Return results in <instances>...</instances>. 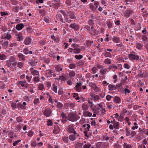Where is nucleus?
<instances>
[{"mask_svg": "<svg viewBox=\"0 0 148 148\" xmlns=\"http://www.w3.org/2000/svg\"><path fill=\"white\" fill-rule=\"evenodd\" d=\"M63 140L65 143L68 142V138L67 137H64L62 138Z\"/></svg>", "mask_w": 148, "mask_h": 148, "instance_id": "nucleus-56", "label": "nucleus"}, {"mask_svg": "<svg viewBox=\"0 0 148 148\" xmlns=\"http://www.w3.org/2000/svg\"><path fill=\"white\" fill-rule=\"evenodd\" d=\"M37 145V143L36 141H32L31 144V145L33 147H36Z\"/></svg>", "mask_w": 148, "mask_h": 148, "instance_id": "nucleus-51", "label": "nucleus"}, {"mask_svg": "<svg viewBox=\"0 0 148 148\" xmlns=\"http://www.w3.org/2000/svg\"><path fill=\"white\" fill-rule=\"evenodd\" d=\"M46 73L48 75L49 77H51L52 76V73L50 70H47Z\"/></svg>", "mask_w": 148, "mask_h": 148, "instance_id": "nucleus-54", "label": "nucleus"}, {"mask_svg": "<svg viewBox=\"0 0 148 148\" xmlns=\"http://www.w3.org/2000/svg\"><path fill=\"white\" fill-rule=\"evenodd\" d=\"M16 38L17 41H21L24 38L21 32L17 33L15 34Z\"/></svg>", "mask_w": 148, "mask_h": 148, "instance_id": "nucleus-4", "label": "nucleus"}, {"mask_svg": "<svg viewBox=\"0 0 148 148\" xmlns=\"http://www.w3.org/2000/svg\"><path fill=\"white\" fill-rule=\"evenodd\" d=\"M75 67V65L74 64H71L69 65V68L71 69L74 68Z\"/></svg>", "mask_w": 148, "mask_h": 148, "instance_id": "nucleus-62", "label": "nucleus"}, {"mask_svg": "<svg viewBox=\"0 0 148 148\" xmlns=\"http://www.w3.org/2000/svg\"><path fill=\"white\" fill-rule=\"evenodd\" d=\"M67 17L69 16L70 18L72 19H75L76 18V17L74 14L72 12H67Z\"/></svg>", "mask_w": 148, "mask_h": 148, "instance_id": "nucleus-16", "label": "nucleus"}, {"mask_svg": "<svg viewBox=\"0 0 148 148\" xmlns=\"http://www.w3.org/2000/svg\"><path fill=\"white\" fill-rule=\"evenodd\" d=\"M91 146V145L90 144L87 143L83 146V148H90Z\"/></svg>", "mask_w": 148, "mask_h": 148, "instance_id": "nucleus-43", "label": "nucleus"}, {"mask_svg": "<svg viewBox=\"0 0 148 148\" xmlns=\"http://www.w3.org/2000/svg\"><path fill=\"white\" fill-rule=\"evenodd\" d=\"M26 83L25 82H22V81H18V82L17 85L19 86L20 85H21V86L22 87H25V84Z\"/></svg>", "mask_w": 148, "mask_h": 148, "instance_id": "nucleus-26", "label": "nucleus"}, {"mask_svg": "<svg viewBox=\"0 0 148 148\" xmlns=\"http://www.w3.org/2000/svg\"><path fill=\"white\" fill-rule=\"evenodd\" d=\"M66 106L68 108L70 109L73 108L75 106V104L74 103L68 102L66 103Z\"/></svg>", "mask_w": 148, "mask_h": 148, "instance_id": "nucleus-10", "label": "nucleus"}, {"mask_svg": "<svg viewBox=\"0 0 148 148\" xmlns=\"http://www.w3.org/2000/svg\"><path fill=\"white\" fill-rule=\"evenodd\" d=\"M63 93V90L62 88L59 89V90L58 91V94L59 95H61Z\"/></svg>", "mask_w": 148, "mask_h": 148, "instance_id": "nucleus-58", "label": "nucleus"}, {"mask_svg": "<svg viewBox=\"0 0 148 148\" xmlns=\"http://www.w3.org/2000/svg\"><path fill=\"white\" fill-rule=\"evenodd\" d=\"M34 134V132L32 131H30L28 133V135L29 137H31L33 136Z\"/></svg>", "mask_w": 148, "mask_h": 148, "instance_id": "nucleus-64", "label": "nucleus"}, {"mask_svg": "<svg viewBox=\"0 0 148 148\" xmlns=\"http://www.w3.org/2000/svg\"><path fill=\"white\" fill-rule=\"evenodd\" d=\"M53 90L56 93L57 92V86L54 84H53V86L52 88Z\"/></svg>", "mask_w": 148, "mask_h": 148, "instance_id": "nucleus-47", "label": "nucleus"}, {"mask_svg": "<svg viewBox=\"0 0 148 148\" xmlns=\"http://www.w3.org/2000/svg\"><path fill=\"white\" fill-rule=\"evenodd\" d=\"M119 122H116L113 123L114 127L115 129H119Z\"/></svg>", "mask_w": 148, "mask_h": 148, "instance_id": "nucleus-27", "label": "nucleus"}, {"mask_svg": "<svg viewBox=\"0 0 148 148\" xmlns=\"http://www.w3.org/2000/svg\"><path fill=\"white\" fill-rule=\"evenodd\" d=\"M29 64L32 66H34L36 65V62L33 60H30V61L28 63Z\"/></svg>", "mask_w": 148, "mask_h": 148, "instance_id": "nucleus-36", "label": "nucleus"}, {"mask_svg": "<svg viewBox=\"0 0 148 148\" xmlns=\"http://www.w3.org/2000/svg\"><path fill=\"white\" fill-rule=\"evenodd\" d=\"M80 51L81 49L77 48H75L73 51V53L75 54L79 53H80Z\"/></svg>", "mask_w": 148, "mask_h": 148, "instance_id": "nucleus-40", "label": "nucleus"}, {"mask_svg": "<svg viewBox=\"0 0 148 148\" xmlns=\"http://www.w3.org/2000/svg\"><path fill=\"white\" fill-rule=\"evenodd\" d=\"M69 27L75 30L79 29V25L75 23H72L70 25Z\"/></svg>", "mask_w": 148, "mask_h": 148, "instance_id": "nucleus-9", "label": "nucleus"}, {"mask_svg": "<svg viewBox=\"0 0 148 148\" xmlns=\"http://www.w3.org/2000/svg\"><path fill=\"white\" fill-rule=\"evenodd\" d=\"M16 121L18 123L21 122L23 121V119L21 116H19L16 118Z\"/></svg>", "mask_w": 148, "mask_h": 148, "instance_id": "nucleus-46", "label": "nucleus"}, {"mask_svg": "<svg viewBox=\"0 0 148 148\" xmlns=\"http://www.w3.org/2000/svg\"><path fill=\"white\" fill-rule=\"evenodd\" d=\"M82 107V110L85 111H86L89 108L88 105L86 103H84Z\"/></svg>", "mask_w": 148, "mask_h": 148, "instance_id": "nucleus-21", "label": "nucleus"}, {"mask_svg": "<svg viewBox=\"0 0 148 148\" xmlns=\"http://www.w3.org/2000/svg\"><path fill=\"white\" fill-rule=\"evenodd\" d=\"M6 58V57L5 55L0 53V60H5Z\"/></svg>", "mask_w": 148, "mask_h": 148, "instance_id": "nucleus-37", "label": "nucleus"}, {"mask_svg": "<svg viewBox=\"0 0 148 148\" xmlns=\"http://www.w3.org/2000/svg\"><path fill=\"white\" fill-rule=\"evenodd\" d=\"M17 107L18 108H20L23 109H25L26 108L25 107L23 106L22 104L19 103L17 104Z\"/></svg>", "mask_w": 148, "mask_h": 148, "instance_id": "nucleus-33", "label": "nucleus"}, {"mask_svg": "<svg viewBox=\"0 0 148 148\" xmlns=\"http://www.w3.org/2000/svg\"><path fill=\"white\" fill-rule=\"evenodd\" d=\"M83 114L85 116L91 117L92 116V113L88 111H84Z\"/></svg>", "mask_w": 148, "mask_h": 148, "instance_id": "nucleus-18", "label": "nucleus"}, {"mask_svg": "<svg viewBox=\"0 0 148 148\" xmlns=\"http://www.w3.org/2000/svg\"><path fill=\"white\" fill-rule=\"evenodd\" d=\"M61 116L62 117V118L63 119H65V121H66L67 120H66V119L67 118V116L65 114L63 113V112H62L61 114Z\"/></svg>", "mask_w": 148, "mask_h": 148, "instance_id": "nucleus-50", "label": "nucleus"}, {"mask_svg": "<svg viewBox=\"0 0 148 148\" xmlns=\"http://www.w3.org/2000/svg\"><path fill=\"white\" fill-rule=\"evenodd\" d=\"M33 79L34 81L36 82H37L40 81V79L38 77H34V78Z\"/></svg>", "mask_w": 148, "mask_h": 148, "instance_id": "nucleus-59", "label": "nucleus"}, {"mask_svg": "<svg viewBox=\"0 0 148 148\" xmlns=\"http://www.w3.org/2000/svg\"><path fill=\"white\" fill-rule=\"evenodd\" d=\"M112 60L109 58H107L103 62V63L106 64H111Z\"/></svg>", "mask_w": 148, "mask_h": 148, "instance_id": "nucleus-24", "label": "nucleus"}, {"mask_svg": "<svg viewBox=\"0 0 148 148\" xmlns=\"http://www.w3.org/2000/svg\"><path fill=\"white\" fill-rule=\"evenodd\" d=\"M56 18L58 20L61 21L63 23V21L62 15L60 14H58L56 15Z\"/></svg>", "mask_w": 148, "mask_h": 148, "instance_id": "nucleus-25", "label": "nucleus"}, {"mask_svg": "<svg viewBox=\"0 0 148 148\" xmlns=\"http://www.w3.org/2000/svg\"><path fill=\"white\" fill-rule=\"evenodd\" d=\"M82 83L81 82H77L74 88L77 92H80L82 90L81 86L82 85Z\"/></svg>", "mask_w": 148, "mask_h": 148, "instance_id": "nucleus-6", "label": "nucleus"}, {"mask_svg": "<svg viewBox=\"0 0 148 148\" xmlns=\"http://www.w3.org/2000/svg\"><path fill=\"white\" fill-rule=\"evenodd\" d=\"M83 143H77L75 145V148H80L82 146Z\"/></svg>", "mask_w": 148, "mask_h": 148, "instance_id": "nucleus-32", "label": "nucleus"}, {"mask_svg": "<svg viewBox=\"0 0 148 148\" xmlns=\"http://www.w3.org/2000/svg\"><path fill=\"white\" fill-rule=\"evenodd\" d=\"M104 56L106 57H109L111 58L112 57V55L111 54L110 52H106L104 54Z\"/></svg>", "mask_w": 148, "mask_h": 148, "instance_id": "nucleus-38", "label": "nucleus"}, {"mask_svg": "<svg viewBox=\"0 0 148 148\" xmlns=\"http://www.w3.org/2000/svg\"><path fill=\"white\" fill-rule=\"evenodd\" d=\"M40 102V100L38 98H35L33 101V103L35 105H37Z\"/></svg>", "mask_w": 148, "mask_h": 148, "instance_id": "nucleus-44", "label": "nucleus"}, {"mask_svg": "<svg viewBox=\"0 0 148 148\" xmlns=\"http://www.w3.org/2000/svg\"><path fill=\"white\" fill-rule=\"evenodd\" d=\"M29 50L27 48H25L23 51V52L25 54H27L29 53Z\"/></svg>", "mask_w": 148, "mask_h": 148, "instance_id": "nucleus-52", "label": "nucleus"}, {"mask_svg": "<svg viewBox=\"0 0 148 148\" xmlns=\"http://www.w3.org/2000/svg\"><path fill=\"white\" fill-rule=\"evenodd\" d=\"M78 117L74 114L69 113L68 116V120L72 122L76 121L78 119Z\"/></svg>", "mask_w": 148, "mask_h": 148, "instance_id": "nucleus-2", "label": "nucleus"}, {"mask_svg": "<svg viewBox=\"0 0 148 148\" xmlns=\"http://www.w3.org/2000/svg\"><path fill=\"white\" fill-rule=\"evenodd\" d=\"M123 147L124 148H131L132 145L130 144H128L127 143H124L123 145Z\"/></svg>", "mask_w": 148, "mask_h": 148, "instance_id": "nucleus-34", "label": "nucleus"}, {"mask_svg": "<svg viewBox=\"0 0 148 148\" xmlns=\"http://www.w3.org/2000/svg\"><path fill=\"white\" fill-rule=\"evenodd\" d=\"M32 39L29 37H27L24 40V43L25 45H29L30 44L31 42Z\"/></svg>", "mask_w": 148, "mask_h": 148, "instance_id": "nucleus-11", "label": "nucleus"}, {"mask_svg": "<svg viewBox=\"0 0 148 148\" xmlns=\"http://www.w3.org/2000/svg\"><path fill=\"white\" fill-rule=\"evenodd\" d=\"M55 70L57 72H60L62 70V68L60 65H56L55 66Z\"/></svg>", "mask_w": 148, "mask_h": 148, "instance_id": "nucleus-22", "label": "nucleus"}, {"mask_svg": "<svg viewBox=\"0 0 148 148\" xmlns=\"http://www.w3.org/2000/svg\"><path fill=\"white\" fill-rule=\"evenodd\" d=\"M54 129L53 130V132L55 134L58 133L60 131V129L57 126H54Z\"/></svg>", "mask_w": 148, "mask_h": 148, "instance_id": "nucleus-23", "label": "nucleus"}, {"mask_svg": "<svg viewBox=\"0 0 148 148\" xmlns=\"http://www.w3.org/2000/svg\"><path fill=\"white\" fill-rule=\"evenodd\" d=\"M76 129V127H75V125L71 124L67 126L66 130L69 133H73L74 134H76L77 133L75 130Z\"/></svg>", "mask_w": 148, "mask_h": 148, "instance_id": "nucleus-1", "label": "nucleus"}, {"mask_svg": "<svg viewBox=\"0 0 148 148\" xmlns=\"http://www.w3.org/2000/svg\"><path fill=\"white\" fill-rule=\"evenodd\" d=\"M112 40L113 42L116 43H119L120 42V38L117 36H113L112 38Z\"/></svg>", "mask_w": 148, "mask_h": 148, "instance_id": "nucleus-15", "label": "nucleus"}, {"mask_svg": "<svg viewBox=\"0 0 148 148\" xmlns=\"http://www.w3.org/2000/svg\"><path fill=\"white\" fill-rule=\"evenodd\" d=\"M6 62V64L7 66L9 67H10L12 64V63H11V61H10L9 60H7Z\"/></svg>", "mask_w": 148, "mask_h": 148, "instance_id": "nucleus-49", "label": "nucleus"}, {"mask_svg": "<svg viewBox=\"0 0 148 148\" xmlns=\"http://www.w3.org/2000/svg\"><path fill=\"white\" fill-rule=\"evenodd\" d=\"M24 27L23 24L19 23L17 24L16 27V29L18 31L22 29Z\"/></svg>", "mask_w": 148, "mask_h": 148, "instance_id": "nucleus-13", "label": "nucleus"}, {"mask_svg": "<svg viewBox=\"0 0 148 148\" xmlns=\"http://www.w3.org/2000/svg\"><path fill=\"white\" fill-rule=\"evenodd\" d=\"M108 87L109 88V90H115L116 88V86L114 85L110 84L108 85Z\"/></svg>", "mask_w": 148, "mask_h": 148, "instance_id": "nucleus-19", "label": "nucleus"}, {"mask_svg": "<svg viewBox=\"0 0 148 148\" xmlns=\"http://www.w3.org/2000/svg\"><path fill=\"white\" fill-rule=\"evenodd\" d=\"M11 107L12 108L13 110H15L16 108L17 105L16 103H12L11 104Z\"/></svg>", "mask_w": 148, "mask_h": 148, "instance_id": "nucleus-45", "label": "nucleus"}, {"mask_svg": "<svg viewBox=\"0 0 148 148\" xmlns=\"http://www.w3.org/2000/svg\"><path fill=\"white\" fill-rule=\"evenodd\" d=\"M69 139L71 141L75 140L76 138V136L74 134H71L69 136Z\"/></svg>", "mask_w": 148, "mask_h": 148, "instance_id": "nucleus-31", "label": "nucleus"}, {"mask_svg": "<svg viewBox=\"0 0 148 148\" xmlns=\"http://www.w3.org/2000/svg\"><path fill=\"white\" fill-rule=\"evenodd\" d=\"M51 113V110L49 108L45 109L43 111V114L44 115L47 117L50 116Z\"/></svg>", "mask_w": 148, "mask_h": 148, "instance_id": "nucleus-8", "label": "nucleus"}, {"mask_svg": "<svg viewBox=\"0 0 148 148\" xmlns=\"http://www.w3.org/2000/svg\"><path fill=\"white\" fill-rule=\"evenodd\" d=\"M63 106V105L62 103L59 102L57 103V107L58 109H61L62 108Z\"/></svg>", "mask_w": 148, "mask_h": 148, "instance_id": "nucleus-41", "label": "nucleus"}, {"mask_svg": "<svg viewBox=\"0 0 148 148\" xmlns=\"http://www.w3.org/2000/svg\"><path fill=\"white\" fill-rule=\"evenodd\" d=\"M143 45L140 43H137L136 44V47L138 49H141Z\"/></svg>", "mask_w": 148, "mask_h": 148, "instance_id": "nucleus-30", "label": "nucleus"}, {"mask_svg": "<svg viewBox=\"0 0 148 148\" xmlns=\"http://www.w3.org/2000/svg\"><path fill=\"white\" fill-rule=\"evenodd\" d=\"M17 56L19 59H21L22 61H24L25 60V56L21 53H18L17 55Z\"/></svg>", "mask_w": 148, "mask_h": 148, "instance_id": "nucleus-14", "label": "nucleus"}, {"mask_svg": "<svg viewBox=\"0 0 148 148\" xmlns=\"http://www.w3.org/2000/svg\"><path fill=\"white\" fill-rule=\"evenodd\" d=\"M16 58L15 56H12L10 57V61L11 62H13L14 61H15L16 60Z\"/></svg>", "mask_w": 148, "mask_h": 148, "instance_id": "nucleus-55", "label": "nucleus"}, {"mask_svg": "<svg viewBox=\"0 0 148 148\" xmlns=\"http://www.w3.org/2000/svg\"><path fill=\"white\" fill-rule=\"evenodd\" d=\"M124 67L127 69H129L130 67L127 63H125L124 64Z\"/></svg>", "mask_w": 148, "mask_h": 148, "instance_id": "nucleus-60", "label": "nucleus"}, {"mask_svg": "<svg viewBox=\"0 0 148 148\" xmlns=\"http://www.w3.org/2000/svg\"><path fill=\"white\" fill-rule=\"evenodd\" d=\"M143 42H146L148 40V38L145 35H142L141 36Z\"/></svg>", "mask_w": 148, "mask_h": 148, "instance_id": "nucleus-35", "label": "nucleus"}, {"mask_svg": "<svg viewBox=\"0 0 148 148\" xmlns=\"http://www.w3.org/2000/svg\"><path fill=\"white\" fill-rule=\"evenodd\" d=\"M133 12V11L130 8H128L124 12V16L128 18Z\"/></svg>", "mask_w": 148, "mask_h": 148, "instance_id": "nucleus-3", "label": "nucleus"}, {"mask_svg": "<svg viewBox=\"0 0 148 148\" xmlns=\"http://www.w3.org/2000/svg\"><path fill=\"white\" fill-rule=\"evenodd\" d=\"M88 24L91 25H92L94 24V22L93 21L92 19H90L88 22Z\"/></svg>", "mask_w": 148, "mask_h": 148, "instance_id": "nucleus-63", "label": "nucleus"}, {"mask_svg": "<svg viewBox=\"0 0 148 148\" xmlns=\"http://www.w3.org/2000/svg\"><path fill=\"white\" fill-rule=\"evenodd\" d=\"M86 126H87V128L85 129V130L84 131V136L87 138H88L90 136L87 132H88L89 131V129L90 126V125L89 124H87Z\"/></svg>", "mask_w": 148, "mask_h": 148, "instance_id": "nucleus-7", "label": "nucleus"}, {"mask_svg": "<svg viewBox=\"0 0 148 148\" xmlns=\"http://www.w3.org/2000/svg\"><path fill=\"white\" fill-rule=\"evenodd\" d=\"M83 56L82 55H76L75 56V58L77 59L80 60L82 58Z\"/></svg>", "mask_w": 148, "mask_h": 148, "instance_id": "nucleus-42", "label": "nucleus"}, {"mask_svg": "<svg viewBox=\"0 0 148 148\" xmlns=\"http://www.w3.org/2000/svg\"><path fill=\"white\" fill-rule=\"evenodd\" d=\"M117 66L114 64H112V65H109L108 66V69L112 71H115L116 69H117Z\"/></svg>", "mask_w": 148, "mask_h": 148, "instance_id": "nucleus-12", "label": "nucleus"}, {"mask_svg": "<svg viewBox=\"0 0 148 148\" xmlns=\"http://www.w3.org/2000/svg\"><path fill=\"white\" fill-rule=\"evenodd\" d=\"M31 74L33 75H39V72L35 70H34V71H31Z\"/></svg>", "mask_w": 148, "mask_h": 148, "instance_id": "nucleus-29", "label": "nucleus"}, {"mask_svg": "<svg viewBox=\"0 0 148 148\" xmlns=\"http://www.w3.org/2000/svg\"><path fill=\"white\" fill-rule=\"evenodd\" d=\"M39 12L42 16H44L45 14V11L43 10H39Z\"/></svg>", "mask_w": 148, "mask_h": 148, "instance_id": "nucleus-48", "label": "nucleus"}, {"mask_svg": "<svg viewBox=\"0 0 148 148\" xmlns=\"http://www.w3.org/2000/svg\"><path fill=\"white\" fill-rule=\"evenodd\" d=\"M17 67L19 68H22L24 64L22 62H18L17 63Z\"/></svg>", "mask_w": 148, "mask_h": 148, "instance_id": "nucleus-39", "label": "nucleus"}, {"mask_svg": "<svg viewBox=\"0 0 148 148\" xmlns=\"http://www.w3.org/2000/svg\"><path fill=\"white\" fill-rule=\"evenodd\" d=\"M21 141V140H18L16 141H15L13 143V145L14 146H15L17 145L18 144V143Z\"/></svg>", "mask_w": 148, "mask_h": 148, "instance_id": "nucleus-57", "label": "nucleus"}, {"mask_svg": "<svg viewBox=\"0 0 148 148\" xmlns=\"http://www.w3.org/2000/svg\"><path fill=\"white\" fill-rule=\"evenodd\" d=\"M12 38V36L11 34H9V32H7L4 35V39L9 40Z\"/></svg>", "mask_w": 148, "mask_h": 148, "instance_id": "nucleus-20", "label": "nucleus"}, {"mask_svg": "<svg viewBox=\"0 0 148 148\" xmlns=\"http://www.w3.org/2000/svg\"><path fill=\"white\" fill-rule=\"evenodd\" d=\"M128 56L129 58L131 60H138L139 58V56L138 55L134 54H129Z\"/></svg>", "mask_w": 148, "mask_h": 148, "instance_id": "nucleus-5", "label": "nucleus"}, {"mask_svg": "<svg viewBox=\"0 0 148 148\" xmlns=\"http://www.w3.org/2000/svg\"><path fill=\"white\" fill-rule=\"evenodd\" d=\"M125 131L126 132V135L127 136H128L130 135V131L129 130L127 127H126L125 128Z\"/></svg>", "mask_w": 148, "mask_h": 148, "instance_id": "nucleus-53", "label": "nucleus"}, {"mask_svg": "<svg viewBox=\"0 0 148 148\" xmlns=\"http://www.w3.org/2000/svg\"><path fill=\"white\" fill-rule=\"evenodd\" d=\"M60 12L64 16V17L65 18L67 16V14H66L65 12H64V11L63 10H60Z\"/></svg>", "mask_w": 148, "mask_h": 148, "instance_id": "nucleus-61", "label": "nucleus"}, {"mask_svg": "<svg viewBox=\"0 0 148 148\" xmlns=\"http://www.w3.org/2000/svg\"><path fill=\"white\" fill-rule=\"evenodd\" d=\"M113 101L115 103H120L121 101L120 99L117 96L115 97L113 99Z\"/></svg>", "mask_w": 148, "mask_h": 148, "instance_id": "nucleus-17", "label": "nucleus"}, {"mask_svg": "<svg viewBox=\"0 0 148 148\" xmlns=\"http://www.w3.org/2000/svg\"><path fill=\"white\" fill-rule=\"evenodd\" d=\"M92 98L93 99L94 101H95L99 100V97L98 95H92L91 96Z\"/></svg>", "mask_w": 148, "mask_h": 148, "instance_id": "nucleus-28", "label": "nucleus"}]
</instances>
